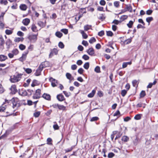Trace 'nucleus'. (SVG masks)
Returning a JSON list of instances; mask_svg holds the SVG:
<instances>
[{
	"mask_svg": "<svg viewBox=\"0 0 158 158\" xmlns=\"http://www.w3.org/2000/svg\"><path fill=\"white\" fill-rule=\"evenodd\" d=\"M124 45L126 44H128L130 43L132 41V40L131 39H126V37H125V39H124Z\"/></svg>",
	"mask_w": 158,
	"mask_h": 158,
	"instance_id": "cd10ccee",
	"label": "nucleus"
},
{
	"mask_svg": "<svg viewBox=\"0 0 158 158\" xmlns=\"http://www.w3.org/2000/svg\"><path fill=\"white\" fill-rule=\"evenodd\" d=\"M124 39H125V37H120L119 39V41L121 44L123 46H124Z\"/></svg>",
	"mask_w": 158,
	"mask_h": 158,
	"instance_id": "393cba45",
	"label": "nucleus"
},
{
	"mask_svg": "<svg viewBox=\"0 0 158 158\" xmlns=\"http://www.w3.org/2000/svg\"><path fill=\"white\" fill-rule=\"evenodd\" d=\"M7 59V57L3 55H0V61H5Z\"/></svg>",
	"mask_w": 158,
	"mask_h": 158,
	"instance_id": "412c9836",
	"label": "nucleus"
},
{
	"mask_svg": "<svg viewBox=\"0 0 158 158\" xmlns=\"http://www.w3.org/2000/svg\"><path fill=\"white\" fill-rule=\"evenodd\" d=\"M96 41L94 37H92L89 40V42L90 44H92L95 42Z\"/></svg>",
	"mask_w": 158,
	"mask_h": 158,
	"instance_id": "de8ad7c7",
	"label": "nucleus"
},
{
	"mask_svg": "<svg viewBox=\"0 0 158 158\" xmlns=\"http://www.w3.org/2000/svg\"><path fill=\"white\" fill-rule=\"evenodd\" d=\"M51 52L54 54L56 55L58 54V50L56 48H54L51 50Z\"/></svg>",
	"mask_w": 158,
	"mask_h": 158,
	"instance_id": "37998d69",
	"label": "nucleus"
},
{
	"mask_svg": "<svg viewBox=\"0 0 158 158\" xmlns=\"http://www.w3.org/2000/svg\"><path fill=\"white\" fill-rule=\"evenodd\" d=\"M138 21L139 23H141L143 26L145 25V23L143 22V20L142 19H139L138 20Z\"/></svg>",
	"mask_w": 158,
	"mask_h": 158,
	"instance_id": "69168bd1",
	"label": "nucleus"
},
{
	"mask_svg": "<svg viewBox=\"0 0 158 158\" xmlns=\"http://www.w3.org/2000/svg\"><path fill=\"white\" fill-rule=\"evenodd\" d=\"M88 54L90 56H93L94 54V51L93 48H90L86 51Z\"/></svg>",
	"mask_w": 158,
	"mask_h": 158,
	"instance_id": "6e6552de",
	"label": "nucleus"
},
{
	"mask_svg": "<svg viewBox=\"0 0 158 158\" xmlns=\"http://www.w3.org/2000/svg\"><path fill=\"white\" fill-rule=\"evenodd\" d=\"M24 70L28 74H29L32 72V70L30 68H23Z\"/></svg>",
	"mask_w": 158,
	"mask_h": 158,
	"instance_id": "79ce46f5",
	"label": "nucleus"
},
{
	"mask_svg": "<svg viewBox=\"0 0 158 158\" xmlns=\"http://www.w3.org/2000/svg\"><path fill=\"white\" fill-rule=\"evenodd\" d=\"M129 137L126 136H123L122 138V141L124 142H127L129 140Z\"/></svg>",
	"mask_w": 158,
	"mask_h": 158,
	"instance_id": "7c9ffc66",
	"label": "nucleus"
},
{
	"mask_svg": "<svg viewBox=\"0 0 158 158\" xmlns=\"http://www.w3.org/2000/svg\"><path fill=\"white\" fill-rule=\"evenodd\" d=\"M95 71L97 73H99L100 72V68L98 66H96L94 69Z\"/></svg>",
	"mask_w": 158,
	"mask_h": 158,
	"instance_id": "8fccbe9b",
	"label": "nucleus"
},
{
	"mask_svg": "<svg viewBox=\"0 0 158 158\" xmlns=\"http://www.w3.org/2000/svg\"><path fill=\"white\" fill-rule=\"evenodd\" d=\"M82 44L85 46H88L89 44L88 42L87 41L85 40H83L82 41Z\"/></svg>",
	"mask_w": 158,
	"mask_h": 158,
	"instance_id": "052dcab7",
	"label": "nucleus"
},
{
	"mask_svg": "<svg viewBox=\"0 0 158 158\" xmlns=\"http://www.w3.org/2000/svg\"><path fill=\"white\" fill-rule=\"evenodd\" d=\"M127 11H129L130 12H132V8L130 5H126L125 9L123 10L121 12L119 13V14L125 12Z\"/></svg>",
	"mask_w": 158,
	"mask_h": 158,
	"instance_id": "f03ea898",
	"label": "nucleus"
},
{
	"mask_svg": "<svg viewBox=\"0 0 158 158\" xmlns=\"http://www.w3.org/2000/svg\"><path fill=\"white\" fill-rule=\"evenodd\" d=\"M22 75V74H18L16 75L11 76L10 77L9 80L11 83H16L20 80Z\"/></svg>",
	"mask_w": 158,
	"mask_h": 158,
	"instance_id": "f257e3e1",
	"label": "nucleus"
},
{
	"mask_svg": "<svg viewBox=\"0 0 158 158\" xmlns=\"http://www.w3.org/2000/svg\"><path fill=\"white\" fill-rule=\"evenodd\" d=\"M83 67L85 69H88L89 67V62L85 63Z\"/></svg>",
	"mask_w": 158,
	"mask_h": 158,
	"instance_id": "49530a36",
	"label": "nucleus"
},
{
	"mask_svg": "<svg viewBox=\"0 0 158 158\" xmlns=\"http://www.w3.org/2000/svg\"><path fill=\"white\" fill-rule=\"evenodd\" d=\"M132 83L133 86L137 88L138 87L139 82L136 80H134L132 81Z\"/></svg>",
	"mask_w": 158,
	"mask_h": 158,
	"instance_id": "ddd939ff",
	"label": "nucleus"
},
{
	"mask_svg": "<svg viewBox=\"0 0 158 158\" xmlns=\"http://www.w3.org/2000/svg\"><path fill=\"white\" fill-rule=\"evenodd\" d=\"M113 119V120H115L118 117V110H117L116 111L114 114Z\"/></svg>",
	"mask_w": 158,
	"mask_h": 158,
	"instance_id": "4be33fe9",
	"label": "nucleus"
},
{
	"mask_svg": "<svg viewBox=\"0 0 158 158\" xmlns=\"http://www.w3.org/2000/svg\"><path fill=\"white\" fill-rule=\"evenodd\" d=\"M98 119V118L97 117H92L90 119L91 122L97 120Z\"/></svg>",
	"mask_w": 158,
	"mask_h": 158,
	"instance_id": "e2e57ef3",
	"label": "nucleus"
},
{
	"mask_svg": "<svg viewBox=\"0 0 158 158\" xmlns=\"http://www.w3.org/2000/svg\"><path fill=\"white\" fill-rule=\"evenodd\" d=\"M19 47L20 49L22 50H23L25 49L26 48V46L23 44H20Z\"/></svg>",
	"mask_w": 158,
	"mask_h": 158,
	"instance_id": "864d4df0",
	"label": "nucleus"
},
{
	"mask_svg": "<svg viewBox=\"0 0 158 158\" xmlns=\"http://www.w3.org/2000/svg\"><path fill=\"white\" fill-rule=\"evenodd\" d=\"M31 29L32 31L35 32H36L37 31V27L34 24H32L31 27Z\"/></svg>",
	"mask_w": 158,
	"mask_h": 158,
	"instance_id": "e433bc0d",
	"label": "nucleus"
},
{
	"mask_svg": "<svg viewBox=\"0 0 158 158\" xmlns=\"http://www.w3.org/2000/svg\"><path fill=\"white\" fill-rule=\"evenodd\" d=\"M26 54H23L22 57L19 58V60L21 61H23L26 59Z\"/></svg>",
	"mask_w": 158,
	"mask_h": 158,
	"instance_id": "f704fd0d",
	"label": "nucleus"
},
{
	"mask_svg": "<svg viewBox=\"0 0 158 158\" xmlns=\"http://www.w3.org/2000/svg\"><path fill=\"white\" fill-rule=\"evenodd\" d=\"M52 141V139L51 138H48L47 139V144H52V143H51Z\"/></svg>",
	"mask_w": 158,
	"mask_h": 158,
	"instance_id": "0e129e2a",
	"label": "nucleus"
},
{
	"mask_svg": "<svg viewBox=\"0 0 158 158\" xmlns=\"http://www.w3.org/2000/svg\"><path fill=\"white\" fill-rule=\"evenodd\" d=\"M42 97L44 99L48 100H50L51 99L50 95L46 93L44 94L42 96Z\"/></svg>",
	"mask_w": 158,
	"mask_h": 158,
	"instance_id": "2eb2a0df",
	"label": "nucleus"
},
{
	"mask_svg": "<svg viewBox=\"0 0 158 158\" xmlns=\"http://www.w3.org/2000/svg\"><path fill=\"white\" fill-rule=\"evenodd\" d=\"M152 10H147L146 12V13L147 15H150L152 13Z\"/></svg>",
	"mask_w": 158,
	"mask_h": 158,
	"instance_id": "680f3d73",
	"label": "nucleus"
},
{
	"mask_svg": "<svg viewBox=\"0 0 158 158\" xmlns=\"http://www.w3.org/2000/svg\"><path fill=\"white\" fill-rule=\"evenodd\" d=\"M10 89L11 91V93L13 94H15L17 91L16 86L15 85H12L10 88Z\"/></svg>",
	"mask_w": 158,
	"mask_h": 158,
	"instance_id": "0eeeda50",
	"label": "nucleus"
},
{
	"mask_svg": "<svg viewBox=\"0 0 158 158\" xmlns=\"http://www.w3.org/2000/svg\"><path fill=\"white\" fill-rule=\"evenodd\" d=\"M58 108L60 110H64L65 109L66 107L62 105H59Z\"/></svg>",
	"mask_w": 158,
	"mask_h": 158,
	"instance_id": "a18cd8bd",
	"label": "nucleus"
},
{
	"mask_svg": "<svg viewBox=\"0 0 158 158\" xmlns=\"http://www.w3.org/2000/svg\"><path fill=\"white\" fill-rule=\"evenodd\" d=\"M142 114H136L134 117V119L135 120H138L141 119Z\"/></svg>",
	"mask_w": 158,
	"mask_h": 158,
	"instance_id": "473e14b6",
	"label": "nucleus"
},
{
	"mask_svg": "<svg viewBox=\"0 0 158 158\" xmlns=\"http://www.w3.org/2000/svg\"><path fill=\"white\" fill-rule=\"evenodd\" d=\"M12 30L8 29H6L5 31L6 34L8 35L11 34L12 33Z\"/></svg>",
	"mask_w": 158,
	"mask_h": 158,
	"instance_id": "09e8293b",
	"label": "nucleus"
},
{
	"mask_svg": "<svg viewBox=\"0 0 158 158\" xmlns=\"http://www.w3.org/2000/svg\"><path fill=\"white\" fill-rule=\"evenodd\" d=\"M106 35L109 36H112L113 35L112 32L111 31H106Z\"/></svg>",
	"mask_w": 158,
	"mask_h": 158,
	"instance_id": "603ef678",
	"label": "nucleus"
},
{
	"mask_svg": "<svg viewBox=\"0 0 158 158\" xmlns=\"http://www.w3.org/2000/svg\"><path fill=\"white\" fill-rule=\"evenodd\" d=\"M43 69L40 67V66H39V67L38 68V69L36 70V72L35 73V75L36 76H39L41 74V71L43 70Z\"/></svg>",
	"mask_w": 158,
	"mask_h": 158,
	"instance_id": "1a4fd4ad",
	"label": "nucleus"
},
{
	"mask_svg": "<svg viewBox=\"0 0 158 158\" xmlns=\"http://www.w3.org/2000/svg\"><path fill=\"white\" fill-rule=\"evenodd\" d=\"M19 8L21 10L25 11L27 10V6L25 4H22L20 6Z\"/></svg>",
	"mask_w": 158,
	"mask_h": 158,
	"instance_id": "5701e85b",
	"label": "nucleus"
},
{
	"mask_svg": "<svg viewBox=\"0 0 158 158\" xmlns=\"http://www.w3.org/2000/svg\"><path fill=\"white\" fill-rule=\"evenodd\" d=\"M127 93V91L125 89L122 90L121 92V94L123 97H124Z\"/></svg>",
	"mask_w": 158,
	"mask_h": 158,
	"instance_id": "4c0bfd02",
	"label": "nucleus"
},
{
	"mask_svg": "<svg viewBox=\"0 0 158 158\" xmlns=\"http://www.w3.org/2000/svg\"><path fill=\"white\" fill-rule=\"evenodd\" d=\"M127 18L128 16L127 15H123L120 18L119 23H121L122 22L126 19Z\"/></svg>",
	"mask_w": 158,
	"mask_h": 158,
	"instance_id": "f3484780",
	"label": "nucleus"
},
{
	"mask_svg": "<svg viewBox=\"0 0 158 158\" xmlns=\"http://www.w3.org/2000/svg\"><path fill=\"white\" fill-rule=\"evenodd\" d=\"M132 64V62L131 61L129 62H123V64L122 65V68H126L127 65L128 64L131 65Z\"/></svg>",
	"mask_w": 158,
	"mask_h": 158,
	"instance_id": "a878e982",
	"label": "nucleus"
},
{
	"mask_svg": "<svg viewBox=\"0 0 158 158\" xmlns=\"http://www.w3.org/2000/svg\"><path fill=\"white\" fill-rule=\"evenodd\" d=\"M8 3V2L6 0H0V4L6 5Z\"/></svg>",
	"mask_w": 158,
	"mask_h": 158,
	"instance_id": "c03bdc74",
	"label": "nucleus"
},
{
	"mask_svg": "<svg viewBox=\"0 0 158 158\" xmlns=\"http://www.w3.org/2000/svg\"><path fill=\"white\" fill-rule=\"evenodd\" d=\"M153 20V18L152 17H148L146 18V21L148 22L149 24L150 23V22L152 21Z\"/></svg>",
	"mask_w": 158,
	"mask_h": 158,
	"instance_id": "a19ab883",
	"label": "nucleus"
},
{
	"mask_svg": "<svg viewBox=\"0 0 158 158\" xmlns=\"http://www.w3.org/2000/svg\"><path fill=\"white\" fill-rule=\"evenodd\" d=\"M82 58L85 60H87L89 59V57L86 55H84L82 56Z\"/></svg>",
	"mask_w": 158,
	"mask_h": 158,
	"instance_id": "4d7b16f0",
	"label": "nucleus"
},
{
	"mask_svg": "<svg viewBox=\"0 0 158 158\" xmlns=\"http://www.w3.org/2000/svg\"><path fill=\"white\" fill-rule=\"evenodd\" d=\"M91 27V26L88 25H85L84 27V30L86 31H87L89 30L90 29Z\"/></svg>",
	"mask_w": 158,
	"mask_h": 158,
	"instance_id": "72a5a7b5",
	"label": "nucleus"
},
{
	"mask_svg": "<svg viewBox=\"0 0 158 158\" xmlns=\"http://www.w3.org/2000/svg\"><path fill=\"white\" fill-rule=\"evenodd\" d=\"M106 3V2L104 0H101L100 2V4L102 6H104Z\"/></svg>",
	"mask_w": 158,
	"mask_h": 158,
	"instance_id": "774afa93",
	"label": "nucleus"
},
{
	"mask_svg": "<svg viewBox=\"0 0 158 158\" xmlns=\"http://www.w3.org/2000/svg\"><path fill=\"white\" fill-rule=\"evenodd\" d=\"M19 95L22 96H25L27 95V92L23 90H20L19 92Z\"/></svg>",
	"mask_w": 158,
	"mask_h": 158,
	"instance_id": "a211bd4d",
	"label": "nucleus"
},
{
	"mask_svg": "<svg viewBox=\"0 0 158 158\" xmlns=\"http://www.w3.org/2000/svg\"><path fill=\"white\" fill-rule=\"evenodd\" d=\"M6 108V105L4 106L2 105V106H0V112H3Z\"/></svg>",
	"mask_w": 158,
	"mask_h": 158,
	"instance_id": "c9c22d12",
	"label": "nucleus"
},
{
	"mask_svg": "<svg viewBox=\"0 0 158 158\" xmlns=\"http://www.w3.org/2000/svg\"><path fill=\"white\" fill-rule=\"evenodd\" d=\"M146 95L145 92L144 90H142L139 94L140 98H143Z\"/></svg>",
	"mask_w": 158,
	"mask_h": 158,
	"instance_id": "c756f323",
	"label": "nucleus"
},
{
	"mask_svg": "<svg viewBox=\"0 0 158 158\" xmlns=\"http://www.w3.org/2000/svg\"><path fill=\"white\" fill-rule=\"evenodd\" d=\"M4 90V89L2 86L1 84H0V94L3 93Z\"/></svg>",
	"mask_w": 158,
	"mask_h": 158,
	"instance_id": "6e6d98bb",
	"label": "nucleus"
},
{
	"mask_svg": "<svg viewBox=\"0 0 158 158\" xmlns=\"http://www.w3.org/2000/svg\"><path fill=\"white\" fill-rule=\"evenodd\" d=\"M135 21V20H134V21H130L127 24V27L129 28H131L132 27V26L133 24V23H134V22Z\"/></svg>",
	"mask_w": 158,
	"mask_h": 158,
	"instance_id": "c85d7f7f",
	"label": "nucleus"
},
{
	"mask_svg": "<svg viewBox=\"0 0 158 158\" xmlns=\"http://www.w3.org/2000/svg\"><path fill=\"white\" fill-rule=\"evenodd\" d=\"M114 156V154L112 152L109 153L108 155V157L109 158H111Z\"/></svg>",
	"mask_w": 158,
	"mask_h": 158,
	"instance_id": "bf43d9fd",
	"label": "nucleus"
},
{
	"mask_svg": "<svg viewBox=\"0 0 158 158\" xmlns=\"http://www.w3.org/2000/svg\"><path fill=\"white\" fill-rule=\"evenodd\" d=\"M56 35L59 38H61L62 35V34L59 31H57L55 33Z\"/></svg>",
	"mask_w": 158,
	"mask_h": 158,
	"instance_id": "ea45409f",
	"label": "nucleus"
},
{
	"mask_svg": "<svg viewBox=\"0 0 158 158\" xmlns=\"http://www.w3.org/2000/svg\"><path fill=\"white\" fill-rule=\"evenodd\" d=\"M4 42L3 38L2 35H0V48L3 49V45Z\"/></svg>",
	"mask_w": 158,
	"mask_h": 158,
	"instance_id": "f8f14e48",
	"label": "nucleus"
},
{
	"mask_svg": "<svg viewBox=\"0 0 158 158\" xmlns=\"http://www.w3.org/2000/svg\"><path fill=\"white\" fill-rule=\"evenodd\" d=\"M57 98L58 100L60 101H63L64 99V96L60 94L57 95Z\"/></svg>",
	"mask_w": 158,
	"mask_h": 158,
	"instance_id": "aec40b11",
	"label": "nucleus"
},
{
	"mask_svg": "<svg viewBox=\"0 0 158 158\" xmlns=\"http://www.w3.org/2000/svg\"><path fill=\"white\" fill-rule=\"evenodd\" d=\"M133 143L135 145H136L139 143V139L138 137H136V138L133 140Z\"/></svg>",
	"mask_w": 158,
	"mask_h": 158,
	"instance_id": "58836bf2",
	"label": "nucleus"
},
{
	"mask_svg": "<svg viewBox=\"0 0 158 158\" xmlns=\"http://www.w3.org/2000/svg\"><path fill=\"white\" fill-rule=\"evenodd\" d=\"M43 69L48 67L49 66V62L48 61H45L42 62L40 65Z\"/></svg>",
	"mask_w": 158,
	"mask_h": 158,
	"instance_id": "423d86ee",
	"label": "nucleus"
},
{
	"mask_svg": "<svg viewBox=\"0 0 158 158\" xmlns=\"http://www.w3.org/2000/svg\"><path fill=\"white\" fill-rule=\"evenodd\" d=\"M38 34L31 35L28 37V39L32 42H35L37 40Z\"/></svg>",
	"mask_w": 158,
	"mask_h": 158,
	"instance_id": "20e7f679",
	"label": "nucleus"
},
{
	"mask_svg": "<svg viewBox=\"0 0 158 158\" xmlns=\"http://www.w3.org/2000/svg\"><path fill=\"white\" fill-rule=\"evenodd\" d=\"M38 25L42 28L46 26V21L43 22L41 21H39L37 23Z\"/></svg>",
	"mask_w": 158,
	"mask_h": 158,
	"instance_id": "9b49d317",
	"label": "nucleus"
},
{
	"mask_svg": "<svg viewBox=\"0 0 158 158\" xmlns=\"http://www.w3.org/2000/svg\"><path fill=\"white\" fill-rule=\"evenodd\" d=\"M58 46L61 48H63L64 47V45L62 42H60L58 44Z\"/></svg>",
	"mask_w": 158,
	"mask_h": 158,
	"instance_id": "3c124183",
	"label": "nucleus"
},
{
	"mask_svg": "<svg viewBox=\"0 0 158 158\" xmlns=\"http://www.w3.org/2000/svg\"><path fill=\"white\" fill-rule=\"evenodd\" d=\"M156 80L157 79H155L152 83H149L148 85L147 86V88H151L152 87L153 85H156L157 83Z\"/></svg>",
	"mask_w": 158,
	"mask_h": 158,
	"instance_id": "dca6fc26",
	"label": "nucleus"
},
{
	"mask_svg": "<svg viewBox=\"0 0 158 158\" xmlns=\"http://www.w3.org/2000/svg\"><path fill=\"white\" fill-rule=\"evenodd\" d=\"M49 80L51 82V85L53 87H55L57 86L58 82L56 80L52 77H50L49 79Z\"/></svg>",
	"mask_w": 158,
	"mask_h": 158,
	"instance_id": "39448f33",
	"label": "nucleus"
},
{
	"mask_svg": "<svg viewBox=\"0 0 158 158\" xmlns=\"http://www.w3.org/2000/svg\"><path fill=\"white\" fill-rule=\"evenodd\" d=\"M66 76L67 78L70 81L72 80L73 79L71 74L69 73H67L66 74Z\"/></svg>",
	"mask_w": 158,
	"mask_h": 158,
	"instance_id": "b1692460",
	"label": "nucleus"
},
{
	"mask_svg": "<svg viewBox=\"0 0 158 158\" xmlns=\"http://www.w3.org/2000/svg\"><path fill=\"white\" fill-rule=\"evenodd\" d=\"M146 104L143 103L142 102H140L137 104L136 105L137 108H140L142 107L143 108H144L146 107Z\"/></svg>",
	"mask_w": 158,
	"mask_h": 158,
	"instance_id": "4468645a",
	"label": "nucleus"
},
{
	"mask_svg": "<svg viewBox=\"0 0 158 158\" xmlns=\"http://www.w3.org/2000/svg\"><path fill=\"white\" fill-rule=\"evenodd\" d=\"M61 31L66 35L68 33V30L66 29H61Z\"/></svg>",
	"mask_w": 158,
	"mask_h": 158,
	"instance_id": "5fc2aeb1",
	"label": "nucleus"
},
{
	"mask_svg": "<svg viewBox=\"0 0 158 158\" xmlns=\"http://www.w3.org/2000/svg\"><path fill=\"white\" fill-rule=\"evenodd\" d=\"M19 52L18 50L16 49H14L12 51V53L14 55H16L19 53Z\"/></svg>",
	"mask_w": 158,
	"mask_h": 158,
	"instance_id": "2f4dec72",
	"label": "nucleus"
},
{
	"mask_svg": "<svg viewBox=\"0 0 158 158\" xmlns=\"http://www.w3.org/2000/svg\"><path fill=\"white\" fill-rule=\"evenodd\" d=\"M40 114V111L35 112L34 114V116L36 118L38 117Z\"/></svg>",
	"mask_w": 158,
	"mask_h": 158,
	"instance_id": "13d9d810",
	"label": "nucleus"
},
{
	"mask_svg": "<svg viewBox=\"0 0 158 158\" xmlns=\"http://www.w3.org/2000/svg\"><path fill=\"white\" fill-rule=\"evenodd\" d=\"M53 128L55 130H57L59 129V127L57 124H55L53 126Z\"/></svg>",
	"mask_w": 158,
	"mask_h": 158,
	"instance_id": "338daca9",
	"label": "nucleus"
},
{
	"mask_svg": "<svg viewBox=\"0 0 158 158\" xmlns=\"http://www.w3.org/2000/svg\"><path fill=\"white\" fill-rule=\"evenodd\" d=\"M41 96V90L40 89H37L36 90L35 93L33 96V99H37L40 98Z\"/></svg>",
	"mask_w": 158,
	"mask_h": 158,
	"instance_id": "7ed1b4c3",
	"label": "nucleus"
},
{
	"mask_svg": "<svg viewBox=\"0 0 158 158\" xmlns=\"http://www.w3.org/2000/svg\"><path fill=\"white\" fill-rule=\"evenodd\" d=\"M96 92V91L95 90H93L92 92L89 94L88 95V97L89 98H92L94 96Z\"/></svg>",
	"mask_w": 158,
	"mask_h": 158,
	"instance_id": "bb28decb",
	"label": "nucleus"
},
{
	"mask_svg": "<svg viewBox=\"0 0 158 158\" xmlns=\"http://www.w3.org/2000/svg\"><path fill=\"white\" fill-rule=\"evenodd\" d=\"M79 32L82 34V36L84 39H86L87 38L88 35L85 33L84 31L80 30Z\"/></svg>",
	"mask_w": 158,
	"mask_h": 158,
	"instance_id": "6ab92c4d",
	"label": "nucleus"
},
{
	"mask_svg": "<svg viewBox=\"0 0 158 158\" xmlns=\"http://www.w3.org/2000/svg\"><path fill=\"white\" fill-rule=\"evenodd\" d=\"M30 19L28 18H26L23 19L22 21V23L25 26H27L30 23Z\"/></svg>",
	"mask_w": 158,
	"mask_h": 158,
	"instance_id": "9d476101",
	"label": "nucleus"
}]
</instances>
